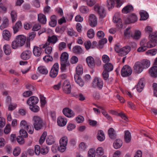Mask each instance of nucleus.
I'll return each mask as SVG.
<instances>
[{
	"mask_svg": "<svg viewBox=\"0 0 157 157\" xmlns=\"http://www.w3.org/2000/svg\"><path fill=\"white\" fill-rule=\"evenodd\" d=\"M26 40V37L23 35L16 36L11 43L12 48L13 49H16L22 47L25 43Z\"/></svg>",
	"mask_w": 157,
	"mask_h": 157,
	"instance_id": "1",
	"label": "nucleus"
},
{
	"mask_svg": "<svg viewBox=\"0 0 157 157\" xmlns=\"http://www.w3.org/2000/svg\"><path fill=\"white\" fill-rule=\"evenodd\" d=\"M33 124L35 129L38 130L43 127V122L41 118L37 116L33 117L32 118Z\"/></svg>",
	"mask_w": 157,
	"mask_h": 157,
	"instance_id": "2",
	"label": "nucleus"
},
{
	"mask_svg": "<svg viewBox=\"0 0 157 157\" xmlns=\"http://www.w3.org/2000/svg\"><path fill=\"white\" fill-rule=\"evenodd\" d=\"M94 10L98 14L100 18H102L105 17L106 13L103 6L96 4L94 7Z\"/></svg>",
	"mask_w": 157,
	"mask_h": 157,
	"instance_id": "3",
	"label": "nucleus"
},
{
	"mask_svg": "<svg viewBox=\"0 0 157 157\" xmlns=\"http://www.w3.org/2000/svg\"><path fill=\"white\" fill-rule=\"evenodd\" d=\"M68 141L67 137L66 136L60 139L59 140V152H63L66 150Z\"/></svg>",
	"mask_w": 157,
	"mask_h": 157,
	"instance_id": "4",
	"label": "nucleus"
},
{
	"mask_svg": "<svg viewBox=\"0 0 157 157\" xmlns=\"http://www.w3.org/2000/svg\"><path fill=\"white\" fill-rule=\"evenodd\" d=\"M104 84L101 78L95 77L94 79L92 86L94 88H98L99 90H101Z\"/></svg>",
	"mask_w": 157,
	"mask_h": 157,
	"instance_id": "5",
	"label": "nucleus"
},
{
	"mask_svg": "<svg viewBox=\"0 0 157 157\" xmlns=\"http://www.w3.org/2000/svg\"><path fill=\"white\" fill-rule=\"evenodd\" d=\"M113 22L116 23V27L118 29H121L123 28V25L120 15L118 13H116L113 18Z\"/></svg>",
	"mask_w": 157,
	"mask_h": 157,
	"instance_id": "6",
	"label": "nucleus"
},
{
	"mask_svg": "<svg viewBox=\"0 0 157 157\" xmlns=\"http://www.w3.org/2000/svg\"><path fill=\"white\" fill-rule=\"evenodd\" d=\"M132 68L128 65H125L123 67L121 71V75L123 77L129 76L132 73Z\"/></svg>",
	"mask_w": 157,
	"mask_h": 157,
	"instance_id": "7",
	"label": "nucleus"
},
{
	"mask_svg": "<svg viewBox=\"0 0 157 157\" xmlns=\"http://www.w3.org/2000/svg\"><path fill=\"white\" fill-rule=\"evenodd\" d=\"M117 4V7H119L122 5V3L120 0H107V7L109 10H110L113 7L115 2Z\"/></svg>",
	"mask_w": 157,
	"mask_h": 157,
	"instance_id": "8",
	"label": "nucleus"
},
{
	"mask_svg": "<svg viewBox=\"0 0 157 157\" xmlns=\"http://www.w3.org/2000/svg\"><path fill=\"white\" fill-rule=\"evenodd\" d=\"M138 18L136 16L132 13L126 17L124 19V21L126 24H129L136 22Z\"/></svg>",
	"mask_w": 157,
	"mask_h": 157,
	"instance_id": "9",
	"label": "nucleus"
},
{
	"mask_svg": "<svg viewBox=\"0 0 157 157\" xmlns=\"http://www.w3.org/2000/svg\"><path fill=\"white\" fill-rule=\"evenodd\" d=\"M59 70V65L58 63H56L53 65L51 71L50 75V76L52 78L56 77L58 73Z\"/></svg>",
	"mask_w": 157,
	"mask_h": 157,
	"instance_id": "10",
	"label": "nucleus"
},
{
	"mask_svg": "<svg viewBox=\"0 0 157 157\" xmlns=\"http://www.w3.org/2000/svg\"><path fill=\"white\" fill-rule=\"evenodd\" d=\"M49 43L46 42L44 44H43L40 45L41 48H44V52L45 53L48 55L51 54L52 51V48L49 46Z\"/></svg>",
	"mask_w": 157,
	"mask_h": 157,
	"instance_id": "11",
	"label": "nucleus"
},
{
	"mask_svg": "<svg viewBox=\"0 0 157 157\" xmlns=\"http://www.w3.org/2000/svg\"><path fill=\"white\" fill-rule=\"evenodd\" d=\"M145 81L144 78H141L137 84L136 86V89L139 93L142 91L144 86Z\"/></svg>",
	"mask_w": 157,
	"mask_h": 157,
	"instance_id": "12",
	"label": "nucleus"
},
{
	"mask_svg": "<svg viewBox=\"0 0 157 157\" xmlns=\"http://www.w3.org/2000/svg\"><path fill=\"white\" fill-rule=\"evenodd\" d=\"M97 18L96 16L91 14L89 16V23L90 25L92 27H94L97 25Z\"/></svg>",
	"mask_w": 157,
	"mask_h": 157,
	"instance_id": "13",
	"label": "nucleus"
},
{
	"mask_svg": "<svg viewBox=\"0 0 157 157\" xmlns=\"http://www.w3.org/2000/svg\"><path fill=\"white\" fill-rule=\"evenodd\" d=\"M62 112L63 114L68 117H74L75 115L74 112L71 109L68 108H64Z\"/></svg>",
	"mask_w": 157,
	"mask_h": 157,
	"instance_id": "14",
	"label": "nucleus"
},
{
	"mask_svg": "<svg viewBox=\"0 0 157 157\" xmlns=\"http://www.w3.org/2000/svg\"><path fill=\"white\" fill-rule=\"evenodd\" d=\"M2 23L0 26V29L2 30L8 27L9 25L8 19L6 17H3L1 20Z\"/></svg>",
	"mask_w": 157,
	"mask_h": 157,
	"instance_id": "15",
	"label": "nucleus"
},
{
	"mask_svg": "<svg viewBox=\"0 0 157 157\" xmlns=\"http://www.w3.org/2000/svg\"><path fill=\"white\" fill-rule=\"evenodd\" d=\"M32 55V52L30 51H25L21 53V57L23 60H27L30 58Z\"/></svg>",
	"mask_w": 157,
	"mask_h": 157,
	"instance_id": "16",
	"label": "nucleus"
},
{
	"mask_svg": "<svg viewBox=\"0 0 157 157\" xmlns=\"http://www.w3.org/2000/svg\"><path fill=\"white\" fill-rule=\"evenodd\" d=\"M39 100L38 98L35 96H32L30 97L27 100V103L29 106L35 105L38 102Z\"/></svg>",
	"mask_w": 157,
	"mask_h": 157,
	"instance_id": "17",
	"label": "nucleus"
},
{
	"mask_svg": "<svg viewBox=\"0 0 157 157\" xmlns=\"http://www.w3.org/2000/svg\"><path fill=\"white\" fill-rule=\"evenodd\" d=\"M133 67L135 72L138 74L142 72L144 69L140 62H139L135 63Z\"/></svg>",
	"mask_w": 157,
	"mask_h": 157,
	"instance_id": "18",
	"label": "nucleus"
},
{
	"mask_svg": "<svg viewBox=\"0 0 157 157\" xmlns=\"http://www.w3.org/2000/svg\"><path fill=\"white\" fill-rule=\"evenodd\" d=\"M86 61L88 66L90 68H93L95 66V63L94 58L91 56L87 57Z\"/></svg>",
	"mask_w": 157,
	"mask_h": 157,
	"instance_id": "19",
	"label": "nucleus"
},
{
	"mask_svg": "<svg viewBox=\"0 0 157 157\" xmlns=\"http://www.w3.org/2000/svg\"><path fill=\"white\" fill-rule=\"evenodd\" d=\"M19 125L21 129H26V130H28L30 127V125L25 120L21 121Z\"/></svg>",
	"mask_w": 157,
	"mask_h": 157,
	"instance_id": "20",
	"label": "nucleus"
},
{
	"mask_svg": "<svg viewBox=\"0 0 157 157\" xmlns=\"http://www.w3.org/2000/svg\"><path fill=\"white\" fill-rule=\"evenodd\" d=\"M41 47H38L36 46H34L33 49V53L34 55L36 57L39 56L41 54L42 51Z\"/></svg>",
	"mask_w": 157,
	"mask_h": 157,
	"instance_id": "21",
	"label": "nucleus"
},
{
	"mask_svg": "<svg viewBox=\"0 0 157 157\" xmlns=\"http://www.w3.org/2000/svg\"><path fill=\"white\" fill-rule=\"evenodd\" d=\"M120 54L121 56H124L126 55L131 50V47L128 46H125L121 49Z\"/></svg>",
	"mask_w": 157,
	"mask_h": 157,
	"instance_id": "22",
	"label": "nucleus"
},
{
	"mask_svg": "<svg viewBox=\"0 0 157 157\" xmlns=\"http://www.w3.org/2000/svg\"><path fill=\"white\" fill-rule=\"evenodd\" d=\"M22 24L20 21H18L13 27L14 33H16L18 32L21 28Z\"/></svg>",
	"mask_w": 157,
	"mask_h": 157,
	"instance_id": "23",
	"label": "nucleus"
},
{
	"mask_svg": "<svg viewBox=\"0 0 157 157\" xmlns=\"http://www.w3.org/2000/svg\"><path fill=\"white\" fill-rule=\"evenodd\" d=\"M143 40H145V45L147 48H150L154 47L156 46L157 44V43H155L153 42V41L150 39V40L147 42V40L146 39H144Z\"/></svg>",
	"mask_w": 157,
	"mask_h": 157,
	"instance_id": "24",
	"label": "nucleus"
},
{
	"mask_svg": "<svg viewBox=\"0 0 157 157\" xmlns=\"http://www.w3.org/2000/svg\"><path fill=\"white\" fill-rule=\"evenodd\" d=\"M11 36V33L7 29L4 30L2 32V36L3 38L6 40H10Z\"/></svg>",
	"mask_w": 157,
	"mask_h": 157,
	"instance_id": "25",
	"label": "nucleus"
},
{
	"mask_svg": "<svg viewBox=\"0 0 157 157\" xmlns=\"http://www.w3.org/2000/svg\"><path fill=\"white\" fill-rule=\"evenodd\" d=\"M132 138L131 133L128 130L124 131V139L126 143H129L131 141Z\"/></svg>",
	"mask_w": 157,
	"mask_h": 157,
	"instance_id": "26",
	"label": "nucleus"
},
{
	"mask_svg": "<svg viewBox=\"0 0 157 157\" xmlns=\"http://www.w3.org/2000/svg\"><path fill=\"white\" fill-rule=\"evenodd\" d=\"M68 54L67 52H64L62 53L60 57L61 62L68 63Z\"/></svg>",
	"mask_w": 157,
	"mask_h": 157,
	"instance_id": "27",
	"label": "nucleus"
},
{
	"mask_svg": "<svg viewBox=\"0 0 157 157\" xmlns=\"http://www.w3.org/2000/svg\"><path fill=\"white\" fill-rule=\"evenodd\" d=\"M97 138L100 141L102 142L104 141L105 139V136L103 131L99 130L98 131Z\"/></svg>",
	"mask_w": 157,
	"mask_h": 157,
	"instance_id": "28",
	"label": "nucleus"
},
{
	"mask_svg": "<svg viewBox=\"0 0 157 157\" xmlns=\"http://www.w3.org/2000/svg\"><path fill=\"white\" fill-rule=\"evenodd\" d=\"M57 40V37L55 35H53L52 36H48L46 42L49 43V44H54L56 43Z\"/></svg>",
	"mask_w": 157,
	"mask_h": 157,
	"instance_id": "29",
	"label": "nucleus"
},
{
	"mask_svg": "<svg viewBox=\"0 0 157 157\" xmlns=\"http://www.w3.org/2000/svg\"><path fill=\"white\" fill-rule=\"evenodd\" d=\"M3 49L5 54L6 55H10L11 52L10 46L8 44L4 45L3 47Z\"/></svg>",
	"mask_w": 157,
	"mask_h": 157,
	"instance_id": "30",
	"label": "nucleus"
},
{
	"mask_svg": "<svg viewBox=\"0 0 157 157\" xmlns=\"http://www.w3.org/2000/svg\"><path fill=\"white\" fill-rule=\"evenodd\" d=\"M133 10V7L131 5H128L124 7L122 10V12L124 13H127Z\"/></svg>",
	"mask_w": 157,
	"mask_h": 157,
	"instance_id": "31",
	"label": "nucleus"
},
{
	"mask_svg": "<svg viewBox=\"0 0 157 157\" xmlns=\"http://www.w3.org/2000/svg\"><path fill=\"white\" fill-rule=\"evenodd\" d=\"M149 73L152 77H156L157 76V66H154L151 67L150 69Z\"/></svg>",
	"mask_w": 157,
	"mask_h": 157,
	"instance_id": "32",
	"label": "nucleus"
},
{
	"mask_svg": "<svg viewBox=\"0 0 157 157\" xmlns=\"http://www.w3.org/2000/svg\"><path fill=\"white\" fill-rule=\"evenodd\" d=\"M145 41L144 40H142L140 42V45L141 46L138 49L137 51L138 52H144L147 49V47L145 45Z\"/></svg>",
	"mask_w": 157,
	"mask_h": 157,
	"instance_id": "33",
	"label": "nucleus"
},
{
	"mask_svg": "<svg viewBox=\"0 0 157 157\" xmlns=\"http://www.w3.org/2000/svg\"><path fill=\"white\" fill-rule=\"evenodd\" d=\"M74 78L75 81L77 84L81 87L83 86L84 83L80 78V76H78L77 75H74Z\"/></svg>",
	"mask_w": 157,
	"mask_h": 157,
	"instance_id": "34",
	"label": "nucleus"
},
{
	"mask_svg": "<svg viewBox=\"0 0 157 157\" xmlns=\"http://www.w3.org/2000/svg\"><path fill=\"white\" fill-rule=\"evenodd\" d=\"M73 51L76 54H80L83 53V50L81 47L79 45H76L73 48Z\"/></svg>",
	"mask_w": 157,
	"mask_h": 157,
	"instance_id": "35",
	"label": "nucleus"
},
{
	"mask_svg": "<svg viewBox=\"0 0 157 157\" xmlns=\"http://www.w3.org/2000/svg\"><path fill=\"white\" fill-rule=\"evenodd\" d=\"M140 13L141 17L140 20H145L148 17V14L146 11L141 10Z\"/></svg>",
	"mask_w": 157,
	"mask_h": 157,
	"instance_id": "36",
	"label": "nucleus"
},
{
	"mask_svg": "<svg viewBox=\"0 0 157 157\" xmlns=\"http://www.w3.org/2000/svg\"><path fill=\"white\" fill-rule=\"evenodd\" d=\"M122 143L121 140L119 139H117L113 143L114 147L116 149L119 148L122 146Z\"/></svg>",
	"mask_w": 157,
	"mask_h": 157,
	"instance_id": "37",
	"label": "nucleus"
},
{
	"mask_svg": "<svg viewBox=\"0 0 157 157\" xmlns=\"http://www.w3.org/2000/svg\"><path fill=\"white\" fill-rule=\"evenodd\" d=\"M38 21L41 23L43 24L46 23V19L45 15L42 14H40L38 16Z\"/></svg>",
	"mask_w": 157,
	"mask_h": 157,
	"instance_id": "38",
	"label": "nucleus"
},
{
	"mask_svg": "<svg viewBox=\"0 0 157 157\" xmlns=\"http://www.w3.org/2000/svg\"><path fill=\"white\" fill-rule=\"evenodd\" d=\"M38 71L41 74L46 75L48 73V70L46 67L44 66L39 67L38 68Z\"/></svg>",
	"mask_w": 157,
	"mask_h": 157,
	"instance_id": "39",
	"label": "nucleus"
},
{
	"mask_svg": "<svg viewBox=\"0 0 157 157\" xmlns=\"http://www.w3.org/2000/svg\"><path fill=\"white\" fill-rule=\"evenodd\" d=\"M104 70L110 72L112 71L113 69V66L110 63H107L104 66Z\"/></svg>",
	"mask_w": 157,
	"mask_h": 157,
	"instance_id": "40",
	"label": "nucleus"
},
{
	"mask_svg": "<svg viewBox=\"0 0 157 157\" xmlns=\"http://www.w3.org/2000/svg\"><path fill=\"white\" fill-rule=\"evenodd\" d=\"M144 69L148 68L150 65V62L147 59H144L140 62Z\"/></svg>",
	"mask_w": 157,
	"mask_h": 157,
	"instance_id": "41",
	"label": "nucleus"
},
{
	"mask_svg": "<svg viewBox=\"0 0 157 157\" xmlns=\"http://www.w3.org/2000/svg\"><path fill=\"white\" fill-rule=\"evenodd\" d=\"M109 136L110 138L114 139L116 137V134L114 129L113 128H110L108 131Z\"/></svg>",
	"mask_w": 157,
	"mask_h": 157,
	"instance_id": "42",
	"label": "nucleus"
},
{
	"mask_svg": "<svg viewBox=\"0 0 157 157\" xmlns=\"http://www.w3.org/2000/svg\"><path fill=\"white\" fill-rule=\"evenodd\" d=\"M141 36V32L138 30H136L135 31L134 35L132 34V38L134 40H138L139 39Z\"/></svg>",
	"mask_w": 157,
	"mask_h": 157,
	"instance_id": "43",
	"label": "nucleus"
},
{
	"mask_svg": "<svg viewBox=\"0 0 157 157\" xmlns=\"http://www.w3.org/2000/svg\"><path fill=\"white\" fill-rule=\"evenodd\" d=\"M57 24L56 17L55 15H53L51 17V21L49 22V25L51 27H55Z\"/></svg>",
	"mask_w": 157,
	"mask_h": 157,
	"instance_id": "44",
	"label": "nucleus"
},
{
	"mask_svg": "<svg viewBox=\"0 0 157 157\" xmlns=\"http://www.w3.org/2000/svg\"><path fill=\"white\" fill-rule=\"evenodd\" d=\"M10 14L11 17L12 22L14 23L16 21L17 19V12L16 11L14 10H13L11 12Z\"/></svg>",
	"mask_w": 157,
	"mask_h": 157,
	"instance_id": "45",
	"label": "nucleus"
},
{
	"mask_svg": "<svg viewBox=\"0 0 157 157\" xmlns=\"http://www.w3.org/2000/svg\"><path fill=\"white\" fill-rule=\"evenodd\" d=\"M55 141V139L52 136H50L48 137L46 139V142L49 145L53 144Z\"/></svg>",
	"mask_w": 157,
	"mask_h": 157,
	"instance_id": "46",
	"label": "nucleus"
},
{
	"mask_svg": "<svg viewBox=\"0 0 157 157\" xmlns=\"http://www.w3.org/2000/svg\"><path fill=\"white\" fill-rule=\"evenodd\" d=\"M104 153V150L102 147H98L96 150L95 154H97L98 156H101Z\"/></svg>",
	"mask_w": 157,
	"mask_h": 157,
	"instance_id": "47",
	"label": "nucleus"
},
{
	"mask_svg": "<svg viewBox=\"0 0 157 157\" xmlns=\"http://www.w3.org/2000/svg\"><path fill=\"white\" fill-rule=\"evenodd\" d=\"M67 123V119L62 117H59V126L63 127L65 126Z\"/></svg>",
	"mask_w": 157,
	"mask_h": 157,
	"instance_id": "48",
	"label": "nucleus"
},
{
	"mask_svg": "<svg viewBox=\"0 0 157 157\" xmlns=\"http://www.w3.org/2000/svg\"><path fill=\"white\" fill-rule=\"evenodd\" d=\"M124 34L125 36L127 38H130L132 36V33L131 32L130 30V28H127L124 31Z\"/></svg>",
	"mask_w": 157,
	"mask_h": 157,
	"instance_id": "49",
	"label": "nucleus"
},
{
	"mask_svg": "<svg viewBox=\"0 0 157 157\" xmlns=\"http://www.w3.org/2000/svg\"><path fill=\"white\" fill-rule=\"evenodd\" d=\"M150 39L153 41L155 43H157V32H155L149 36Z\"/></svg>",
	"mask_w": 157,
	"mask_h": 157,
	"instance_id": "50",
	"label": "nucleus"
},
{
	"mask_svg": "<svg viewBox=\"0 0 157 157\" xmlns=\"http://www.w3.org/2000/svg\"><path fill=\"white\" fill-rule=\"evenodd\" d=\"M76 74L75 75H77L78 76L82 75L83 73V68L81 65L78 66L76 69Z\"/></svg>",
	"mask_w": 157,
	"mask_h": 157,
	"instance_id": "51",
	"label": "nucleus"
},
{
	"mask_svg": "<svg viewBox=\"0 0 157 157\" xmlns=\"http://www.w3.org/2000/svg\"><path fill=\"white\" fill-rule=\"evenodd\" d=\"M60 69L61 72H65L66 71V66L68 65V63L61 62Z\"/></svg>",
	"mask_w": 157,
	"mask_h": 157,
	"instance_id": "52",
	"label": "nucleus"
},
{
	"mask_svg": "<svg viewBox=\"0 0 157 157\" xmlns=\"http://www.w3.org/2000/svg\"><path fill=\"white\" fill-rule=\"evenodd\" d=\"M21 149L18 147H16L13 149V154L15 156H18L20 153Z\"/></svg>",
	"mask_w": 157,
	"mask_h": 157,
	"instance_id": "53",
	"label": "nucleus"
},
{
	"mask_svg": "<svg viewBox=\"0 0 157 157\" xmlns=\"http://www.w3.org/2000/svg\"><path fill=\"white\" fill-rule=\"evenodd\" d=\"M107 71L104 70L102 73L103 78L105 81H109V74Z\"/></svg>",
	"mask_w": 157,
	"mask_h": 157,
	"instance_id": "54",
	"label": "nucleus"
},
{
	"mask_svg": "<svg viewBox=\"0 0 157 157\" xmlns=\"http://www.w3.org/2000/svg\"><path fill=\"white\" fill-rule=\"evenodd\" d=\"M95 35V32L94 30L92 29H89L87 32L88 37L90 38H92L94 37Z\"/></svg>",
	"mask_w": 157,
	"mask_h": 157,
	"instance_id": "55",
	"label": "nucleus"
},
{
	"mask_svg": "<svg viewBox=\"0 0 157 157\" xmlns=\"http://www.w3.org/2000/svg\"><path fill=\"white\" fill-rule=\"evenodd\" d=\"M67 33L68 36H71L76 37L77 36L76 32L72 29H68L67 31Z\"/></svg>",
	"mask_w": 157,
	"mask_h": 157,
	"instance_id": "56",
	"label": "nucleus"
},
{
	"mask_svg": "<svg viewBox=\"0 0 157 157\" xmlns=\"http://www.w3.org/2000/svg\"><path fill=\"white\" fill-rule=\"evenodd\" d=\"M19 133L20 136H22V137L26 138L28 136V134L25 129H20Z\"/></svg>",
	"mask_w": 157,
	"mask_h": 157,
	"instance_id": "57",
	"label": "nucleus"
},
{
	"mask_svg": "<svg viewBox=\"0 0 157 157\" xmlns=\"http://www.w3.org/2000/svg\"><path fill=\"white\" fill-rule=\"evenodd\" d=\"M80 12L83 13H86L89 11L88 7L87 6H82L80 8Z\"/></svg>",
	"mask_w": 157,
	"mask_h": 157,
	"instance_id": "58",
	"label": "nucleus"
},
{
	"mask_svg": "<svg viewBox=\"0 0 157 157\" xmlns=\"http://www.w3.org/2000/svg\"><path fill=\"white\" fill-rule=\"evenodd\" d=\"M47 135L46 132H44L43 133L39 140V143L40 144H42L44 142Z\"/></svg>",
	"mask_w": 157,
	"mask_h": 157,
	"instance_id": "59",
	"label": "nucleus"
},
{
	"mask_svg": "<svg viewBox=\"0 0 157 157\" xmlns=\"http://www.w3.org/2000/svg\"><path fill=\"white\" fill-rule=\"evenodd\" d=\"M30 109L34 112H37L39 111L40 108L36 105H32L29 106Z\"/></svg>",
	"mask_w": 157,
	"mask_h": 157,
	"instance_id": "60",
	"label": "nucleus"
},
{
	"mask_svg": "<svg viewBox=\"0 0 157 157\" xmlns=\"http://www.w3.org/2000/svg\"><path fill=\"white\" fill-rule=\"evenodd\" d=\"M157 53V49H153L149 50L146 52V53L150 55L154 56Z\"/></svg>",
	"mask_w": 157,
	"mask_h": 157,
	"instance_id": "61",
	"label": "nucleus"
},
{
	"mask_svg": "<svg viewBox=\"0 0 157 157\" xmlns=\"http://www.w3.org/2000/svg\"><path fill=\"white\" fill-rule=\"evenodd\" d=\"M95 150L93 148H91L89 150L88 152V157H95Z\"/></svg>",
	"mask_w": 157,
	"mask_h": 157,
	"instance_id": "62",
	"label": "nucleus"
},
{
	"mask_svg": "<svg viewBox=\"0 0 157 157\" xmlns=\"http://www.w3.org/2000/svg\"><path fill=\"white\" fill-rule=\"evenodd\" d=\"M17 107V104L15 103H10L8 105V109L9 111H12Z\"/></svg>",
	"mask_w": 157,
	"mask_h": 157,
	"instance_id": "63",
	"label": "nucleus"
},
{
	"mask_svg": "<svg viewBox=\"0 0 157 157\" xmlns=\"http://www.w3.org/2000/svg\"><path fill=\"white\" fill-rule=\"evenodd\" d=\"M11 131V126L10 124H8L6 125L4 129V132L7 134L9 133Z\"/></svg>",
	"mask_w": 157,
	"mask_h": 157,
	"instance_id": "64",
	"label": "nucleus"
}]
</instances>
